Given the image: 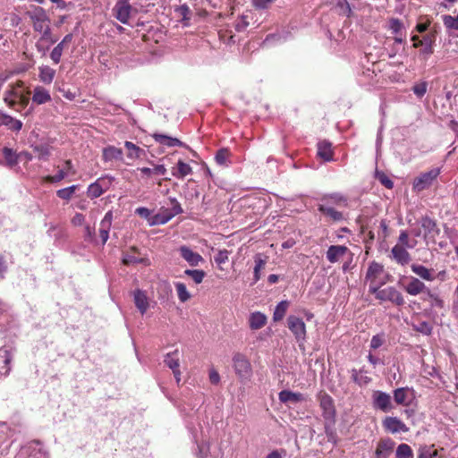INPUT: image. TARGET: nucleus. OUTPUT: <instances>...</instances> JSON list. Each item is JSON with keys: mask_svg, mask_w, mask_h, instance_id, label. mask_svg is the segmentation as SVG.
<instances>
[{"mask_svg": "<svg viewBox=\"0 0 458 458\" xmlns=\"http://www.w3.org/2000/svg\"><path fill=\"white\" fill-rule=\"evenodd\" d=\"M24 15L30 19L34 31L40 33L43 38H48L49 35H53L50 27L51 20L44 8L38 5H30Z\"/></svg>", "mask_w": 458, "mask_h": 458, "instance_id": "1", "label": "nucleus"}, {"mask_svg": "<svg viewBox=\"0 0 458 458\" xmlns=\"http://www.w3.org/2000/svg\"><path fill=\"white\" fill-rule=\"evenodd\" d=\"M369 287V293L375 295V298L380 302H391L395 306H403L404 304V298L402 293L394 286H386L385 288Z\"/></svg>", "mask_w": 458, "mask_h": 458, "instance_id": "2", "label": "nucleus"}, {"mask_svg": "<svg viewBox=\"0 0 458 458\" xmlns=\"http://www.w3.org/2000/svg\"><path fill=\"white\" fill-rule=\"evenodd\" d=\"M233 367L234 372L242 384H247L253 376L252 366L250 360L242 353L236 352L233 356Z\"/></svg>", "mask_w": 458, "mask_h": 458, "instance_id": "3", "label": "nucleus"}, {"mask_svg": "<svg viewBox=\"0 0 458 458\" xmlns=\"http://www.w3.org/2000/svg\"><path fill=\"white\" fill-rule=\"evenodd\" d=\"M113 181L114 178L108 175L97 179L96 182L89 185L87 190L88 197L91 199L100 197L110 189Z\"/></svg>", "mask_w": 458, "mask_h": 458, "instance_id": "4", "label": "nucleus"}, {"mask_svg": "<svg viewBox=\"0 0 458 458\" xmlns=\"http://www.w3.org/2000/svg\"><path fill=\"white\" fill-rule=\"evenodd\" d=\"M22 89H24V82L22 81H17L15 83L9 85L8 89L4 95V102L10 108L20 111L17 108V99L21 98Z\"/></svg>", "mask_w": 458, "mask_h": 458, "instance_id": "5", "label": "nucleus"}, {"mask_svg": "<svg viewBox=\"0 0 458 458\" xmlns=\"http://www.w3.org/2000/svg\"><path fill=\"white\" fill-rule=\"evenodd\" d=\"M371 400L375 410L388 412L394 408L391 395L386 392L380 390L373 391Z\"/></svg>", "mask_w": 458, "mask_h": 458, "instance_id": "6", "label": "nucleus"}, {"mask_svg": "<svg viewBox=\"0 0 458 458\" xmlns=\"http://www.w3.org/2000/svg\"><path fill=\"white\" fill-rule=\"evenodd\" d=\"M440 174L439 168H433L426 173L421 174L413 181V190L416 191H422L430 187Z\"/></svg>", "mask_w": 458, "mask_h": 458, "instance_id": "7", "label": "nucleus"}, {"mask_svg": "<svg viewBox=\"0 0 458 458\" xmlns=\"http://www.w3.org/2000/svg\"><path fill=\"white\" fill-rule=\"evenodd\" d=\"M420 225L422 228L423 238L428 242L429 241L435 242L436 237L439 234L440 230L437 227V222L428 216H423L420 220Z\"/></svg>", "mask_w": 458, "mask_h": 458, "instance_id": "8", "label": "nucleus"}, {"mask_svg": "<svg viewBox=\"0 0 458 458\" xmlns=\"http://www.w3.org/2000/svg\"><path fill=\"white\" fill-rule=\"evenodd\" d=\"M320 408L325 419L326 428H328L335 423V410L333 400L328 395H323L320 398Z\"/></svg>", "mask_w": 458, "mask_h": 458, "instance_id": "9", "label": "nucleus"}, {"mask_svg": "<svg viewBox=\"0 0 458 458\" xmlns=\"http://www.w3.org/2000/svg\"><path fill=\"white\" fill-rule=\"evenodd\" d=\"M326 257L329 262L335 263L344 258H349L352 260L353 254L344 245H331L326 253Z\"/></svg>", "mask_w": 458, "mask_h": 458, "instance_id": "10", "label": "nucleus"}, {"mask_svg": "<svg viewBox=\"0 0 458 458\" xmlns=\"http://www.w3.org/2000/svg\"><path fill=\"white\" fill-rule=\"evenodd\" d=\"M384 267L377 262H371L368 267L365 279L369 282V287H377L385 284V281H380L379 276L383 274Z\"/></svg>", "mask_w": 458, "mask_h": 458, "instance_id": "11", "label": "nucleus"}, {"mask_svg": "<svg viewBox=\"0 0 458 458\" xmlns=\"http://www.w3.org/2000/svg\"><path fill=\"white\" fill-rule=\"evenodd\" d=\"M404 290L408 294L411 296H416L420 293H426L428 297H433V293L430 292V290L417 277L411 276L408 283L404 286Z\"/></svg>", "mask_w": 458, "mask_h": 458, "instance_id": "12", "label": "nucleus"}, {"mask_svg": "<svg viewBox=\"0 0 458 458\" xmlns=\"http://www.w3.org/2000/svg\"><path fill=\"white\" fill-rule=\"evenodd\" d=\"M132 6L128 1L118 0L113 8L114 16L122 23L127 24L131 17Z\"/></svg>", "mask_w": 458, "mask_h": 458, "instance_id": "13", "label": "nucleus"}, {"mask_svg": "<svg viewBox=\"0 0 458 458\" xmlns=\"http://www.w3.org/2000/svg\"><path fill=\"white\" fill-rule=\"evenodd\" d=\"M317 157L325 163L335 161V151L330 141L323 140L317 144Z\"/></svg>", "mask_w": 458, "mask_h": 458, "instance_id": "14", "label": "nucleus"}, {"mask_svg": "<svg viewBox=\"0 0 458 458\" xmlns=\"http://www.w3.org/2000/svg\"><path fill=\"white\" fill-rule=\"evenodd\" d=\"M384 428L392 434L406 433L409 428L397 417H386L382 422Z\"/></svg>", "mask_w": 458, "mask_h": 458, "instance_id": "15", "label": "nucleus"}, {"mask_svg": "<svg viewBox=\"0 0 458 458\" xmlns=\"http://www.w3.org/2000/svg\"><path fill=\"white\" fill-rule=\"evenodd\" d=\"M181 257L191 267H197L199 263L204 262L203 257L193 251L190 247L182 245L179 248Z\"/></svg>", "mask_w": 458, "mask_h": 458, "instance_id": "16", "label": "nucleus"}, {"mask_svg": "<svg viewBox=\"0 0 458 458\" xmlns=\"http://www.w3.org/2000/svg\"><path fill=\"white\" fill-rule=\"evenodd\" d=\"M414 397V391L409 387H400L394 391V400L397 404L408 406Z\"/></svg>", "mask_w": 458, "mask_h": 458, "instance_id": "17", "label": "nucleus"}, {"mask_svg": "<svg viewBox=\"0 0 458 458\" xmlns=\"http://www.w3.org/2000/svg\"><path fill=\"white\" fill-rule=\"evenodd\" d=\"M289 329L295 335L297 339H301L305 335L304 322L294 316H290L287 319Z\"/></svg>", "mask_w": 458, "mask_h": 458, "instance_id": "18", "label": "nucleus"}, {"mask_svg": "<svg viewBox=\"0 0 458 458\" xmlns=\"http://www.w3.org/2000/svg\"><path fill=\"white\" fill-rule=\"evenodd\" d=\"M392 258L401 265H406L411 260L409 252L400 244H396L391 250Z\"/></svg>", "mask_w": 458, "mask_h": 458, "instance_id": "19", "label": "nucleus"}, {"mask_svg": "<svg viewBox=\"0 0 458 458\" xmlns=\"http://www.w3.org/2000/svg\"><path fill=\"white\" fill-rule=\"evenodd\" d=\"M319 211L325 216L328 221L339 222L344 219L343 213L335 210L333 207L327 204H319Z\"/></svg>", "mask_w": 458, "mask_h": 458, "instance_id": "20", "label": "nucleus"}, {"mask_svg": "<svg viewBox=\"0 0 458 458\" xmlns=\"http://www.w3.org/2000/svg\"><path fill=\"white\" fill-rule=\"evenodd\" d=\"M255 266L253 267L254 272V283L258 282L261 277V271L265 269L267 263L268 257L263 253H257L254 256Z\"/></svg>", "mask_w": 458, "mask_h": 458, "instance_id": "21", "label": "nucleus"}, {"mask_svg": "<svg viewBox=\"0 0 458 458\" xmlns=\"http://www.w3.org/2000/svg\"><path fill=\"white\" fill-rule=\"evenodd\" d=\"M394 446V442L390 438L382 439L378 442L376 455L377 458H387Z\"/></svg>", "mask_w": 458, "mask_h": 458, "instance_id": "22", "label": "nucleus"}, {"mask_svg": "<svg viewBox=\"0 0 458 458\" xmlns=\"http://www.w3.org/2000/svg\"><path fill=\"white\" fill-rule=\"evenodd\" d=\"M102 159L105 162H110L113 160H122L123 150L122 148H116L114 146H107L103 148Z\"/></svg>", "mask_w": 458, "mask_h": 458, "instance_id": "23", "label": "nucleus"}, {"mask_svg": "<svg viewBox=\"0 0 458 458\" xmlns=\"http://www.w3.org/2000/svg\"><path fill=\"white\" fill-rule=\"evenodd\" d=\"M112 212H107L100 222L99 235L103 243H106L109 237V230L112 225Z\"/></svg>", "mask_w": 458, "mask_h": 458, "instance_id": "24", "label": "nucleus"}, {"mask_svg": "<svg viewBox=\"0 0 458 458\" xmlns=\"http://www.w3.org/2000/svg\"><path fill=\"white\" fill-rule=\"evenodd\" d=\"M155 141L160 145L166 147H182L183 143L177 138H173L162 133H154L152 135Z\"/></svg>", "mask_w": 458, "mask_h": 458, "instance_id": "25", "label": "nucleus"}, {"mask_svg": "<svg viewBox=\"0 0 458 458\" xmlns=\"http://www.w3.org/2000/svg\"><path fill=\"white\" fill-rule=\"evenodd\" d=\"M12 354L8 350L0 349V375L8 376L11 371Z\"/></svg>", "mask_w": 458, "mask_h": 458, "instance_id": "26", "label": "nucleus"}, {"mask_svg": "<svg viewBox=\"0 0 458 458\" xmlns=\"http://www.w3.org/2000/svg\"><path fill=\"white\" fill-rule=\"evenodd\" d=\"M134 303L141 314H144L148 309V301L146 293L141 290H136L133 293Z\"/></svg>", "mask_w": 458, "mask_h": 458, "instance_id": "27", "label": "nucleus"}, {"mask_svg": "<svg viewBox=\"0 0 458 458\" xmlns=\"http://www.w3.org/2000/svg\"><path fill=\"white\" fill-rule=\"evenodd\" d=\"M57 41V38L54 35H49L48 38H43V36H40L38 40L36 42L35 47L38 53L41 54L42 56L47 55V52L49 50V47L52 44H55Z\"/></svg>", "mask_w": 458, "mask_h": 458, "instance_id": "28", "label": "nucleus"}, {"mask_svg": "<svg viewBox=\"0 0 458 458\" xmlns=\"http://www.w3.org/2000/svg\"><path fill=\"white\" fill-rule=\"evenodd\" d=\"M51 100V96L46 89L37 86L34 89L32 101L38 105L47 103Z\"/></svg>", "mask_w": 458, "mask_h": 458, "instance_id": "29", "label": "nucleus"}, {"mask_svg": "<svg viewBox=\"0 0 458 458\" xmlns=\"http://www.w3.org/2000/svg\"><path fill=\"white\" fill-rule=\"evenodd\" d=\"M411 271L416 274L418 276L422 278L426 281H433L435 280L434 272L432 269H428V267L418 265V264H412L411 266Z\"/></svg>", "mask_w": 458, "mask_h": 458, "instance_id": "30", "label": "nucleus"}, {"mask_svg": "<svg viewBox=\"0 0 458 458\" xmlns=\"http://www.w3.org/2000/svg\"><path fill=\"white\" fill-rule=\"evenodd\" d=\"M435 42V34L434 33H428L426 34L423 38L419 41V43H413L414 47H419L420 46H424V48L421 50V52L425 55H431L433 53V43Z\"/></svg>", "mask_w": 458, "mask_h": 458, "instance_id": "31", "label": "nucleus"}, {"mask_svg": "<svg viewBox=\"0 0 458 458\" xmlns=\"http://www.w3.org/2000/svg\"><path fill=\"white\" fill-rule=\"evenodd\" d=\"M279 400L284 403H297L304 400L300 393H293L288 390H283L279 393Z\"/></svg>", "mask_w": 458, "mask_h": 458, "instance_id": "32", "label": "nucleus"}, {"mask_svg": "<svg viewBox=\"0 0 458 458\" xmlns=\"http://www.w3.org/2000/svg\"><path fill=\"white\" fill-rule=\"evenodd\" d=\"M267 324V317L261 312H253L249 318V325L252 330L262 328Z\"/></svg>", "mask_w": 458, "mask_h": 458, "instance_id": "33", "label": "nucleus"}, {"mask_svg": "<svg viewBox=\"0 0 458 458\" xmlns=\"http://www.w3.org/2000/svg\"><path fill=\"white\" fill-rule=\"evenodd\" d=\"M137 253L138 249L136 247H131L128 251L123 253L122 259L123 263L126 266L142 263L144 259L137 257Z\"/></svg>", "mask_w": 458, "mask_h": 458, "instance_id": "34", "label": "nucleus"}, {"mask_svg": "<svg viewBox=\"0 0 458 458\" xmlns=\"http://www.w3.org/2000/svg\"><path fill=\"white\" fill-rule=\"evenodd\" d=\"M38 70V77L40 81L45 84H50L55 76V71L47 65L40 66Z\"/></svg>", "mask_w": 458, "mask_h": 458, "instance_id": "35", "label": "nucleus"}, {"mask_svg": "<svg viewBox=\"0 0 458 458\" xmlns=\"http://www.w3.org/2000/svg\"><path fill=\"white\" fill-rule=\"evenodd\" d=\"M191 173H192V168L191 167V165L189 164L183 162L182 160H179L177 162V169L176 170L174 169L172 171L173 176H174L178 179H182L185 176L191 174Z\"/></svg>", "mask_w": 458, "mask_h": 458, "instance_id": "36", "label": "nucleus"}, {"mask_svg": "<svg viewBox=\"0 0 458 458\" xmlns=\"http://www.w3.org/2000/svg\"><path fill=\"white\" fill-rule=\"evenodd\" d=\"M173 218V214L169 213V209L163 210L156 215H153L150 226L157 225H165Z\"/></svg>", "mask_w": 458, "mask_h": 458, "instance_id": "37", "label": "nucleus"}, {"mask_svg": "<svg viewBox=\"0 0 458 458\" xmlns=\"http://www.w3.org/2000/svg\"><path fill=\"white\" fill-rule=\"evenodd\" d=\"M124 147L127 149V157L130 159L140 158L144 154V150L131 141H125Z\"/></svg>", "mask_w": 458, "mask_h": 458, "instance_id": "38", "label": "nucleus"}, {"mask_svg": "<svg viewBox=\"0 0 458 458\" xmlns=\"http://www.w3.org/2000/svg\"><path fill=\"white\" fill-rule=\"evenodd\" d=\"M164 362L172 370L179 369V367H180L179 352L177 350H175L172 352L167 353L164 360Z\"/></svg>", "mask_w": 458, "mask_h": 458, "instance_id": "39", "label": "nucleus"}, {"mask_svg": "<svg viewBox=\"0 0 458 458\" xmlns=\"http://www.w3.org/2000/svg\"><path fill=\"white\" fill-rule=\"evenodd\" d=\"M288 307H289V302L287 301H280L277 304V306L276 307V310L274 311V315H273L274 321L282 320L284 318V317L285 316Z\"/></svg>", "mask_w": 458, "mask_h": 458, "instance_id": "40", "label": "nucleus"}, {"mask_svg": "<svg viewBox=\"0 0 458 458\" xmlns=\"http://www.w3.org/2000/svg\"><path fill=\"white\" fill-rule=\"evenodd\" d=\"M413 451L407 444H400L395 451V458H413Z\"/></svg>", "mask_w": 458, "mask_h": 458, "instance_id": "41", "label": "nucleus"}, {"mask_svg": "<svg viewBox=\"0 0 458 458\" xmlns=\"http://www.w3.org/2000/svg\"><path fill=\"white\" fill-rule=\"evenodd\" d=\"M438 451L432 446L423 445L419 449L417 458H437Z\"/></svg>", "mask_w": 458, "mask_h": 458, "instance_id": "42", "label": "nucleus"}, {"mask_svg": "<svg viewBox=\"0 0 458 458\" xmlns=\"http://www.w3.org/2000/svg\"><path fill=\"white\" fill-rule=\"evenodd\" d=\"M231 157V152L228 148H220L216 151L215 159L220 165H226L228 159Z\"/></svg>", "mask_w": 458, "mask_h": 458, "instance_id": "43", "label": "nucleus"}, {"mask_svg": "<svg viewBox=\"0 0 458 458\" xmlns=\"http://www.w3.org/2000/svg\"><path fill=\"white\" fill-rule=\"evenodd\" d=\"M78 187V185H72L67 188L60 189L56 191V195L62 199L70 200Z\"/></svg>", "mask_w": 458, "mask_h": 458, "instance_id": "44", "label": "nucleus"}, {"mask_svg": "<svg viewBox=\"0 0 458 458\" xmlns=\"http://www.w3.org/2000/svg\"><path fill=\"white\" fill-rule=\"evenodd\" d=\"M175 288H176L178 298L182 302H186L187 301L190 300L191 294L188 292L186 285L183 283H180V282L176 283Z\"/></svg>", "mask_w": 458, "mask_h": 458, "instance_id": "45", "label": "nucleus"}, {"mask_svg": "<svg viewBox=\"0 0 458 458\" xmlns=\"http://www.w3.org/2000/svg\"><path fill=\"white\" fill-rule=\"evenodd\" d=\"M184 274L191 276V278L197 284L202 283L204 277L206 276V273L203 270L199 269H186Z\"/></svg>", "mask_w": 458, "mask_h": 458, "instance_id": "46", "label": "nucleus"}, {"mask_svg": "<svg viewBox=\"0 0 458 458\" xmlns=\"http://www.w3.org/2000/svg\"><path fill=\"white\" fill-rule=\"evenodd\" d=\"M66 48L63 44L58 43L51 51L50 58L54 64H57L61 61L64 50Z\"/></svg>", "mask_w": 458, "mask_h": 458, "instance_id": "47", "label": "nucleus"}, {"mask_svg": "<svg viewBox=\"0 0 458 458\" xmlns=\"http://www.w3.org/2000/svg\"><path fill=\"white\" fill-rule=\"evenodd\" d=\"M4 125L7 126L13 131H19L22 128V123L20 120H17L8 114H6Z\"/></svg>", "mask_w": 458, "mask_h": 458, "instance_id": "48", "label": "nucleus"}, {"mask_svg": "<svg viewBox=\"0 0 458 458\" xmlns=\"http://www.w3.org/2000/svg\"><path fill=\"white\" fill-rule=\"evenodd\" d=\"M442 20L446 29L458 30V15L454 17L445 14L442 16Z\"/></svg>", "mask_w": 458, "mask_h": 458, "instance_id": "49", "label": "nucleus"}, {"mask_svg": "<svg viewBox=\"0 0 458 458\" xmlns=\"http://www.w3.org/2000/svg\"><path fill=\"white\" fill-rule=\"evenodd\" d=\"M412 327L415 331L420 332L425 335H429L432 332V327L427 321H420L417 324H413Z\"/></svg>", "mask_w": 458, "mask_h": 458, "instance_id": "50", "label": "nucleus"}, {"mask_svg": "<svg viewBox=\"0 0 458 458\" xmlns=\"http://www.w3.org/2000/svg\"><path fill=\"white\" fill-rule=\"evenodd\" d=\"M3 155L8 165L13 166L17 164V155L13 151L12 148L4 147L3 148Z\"/></svg>", "mask_w": 458, "mask_h": 458, "instance_id": "51", "label": "nucleus"}, {"mask_svg": "<svg viewBox=\"0 0 458 458\" xmlns=\"http://www.w3.org/2000/svg\"><path fill=\"white\" fill-rule=\"evenodd\" d=\"M398 244L402 245L403 247H406L409 249H412L417 244L416 241H413L412 242L409 240V235L406 231H402L400 233L399 238H398Z\"/></svg>", "mask_w": 458, "mask_h": 458, "instance_id": "52", "label": "nucleus"}, {"mask_svg": "<svg viewBox=\"0 0 458 458\" xmlns=\"http://www.w3.org/2000/svg\"><path fill=\"white\" fill-rule=\"evenodd\" d=\"M352 380L360 386H364L371 381V378L368 376L360 375L357 369L352 370Z\"/></svg>", "mask_w": 458, "mask_h": 458, "instance_id": "53", "label": "nucleus"}, {"mask_svg": "<svg viewBox=\"0 0 458 458\" xmlns=\"http://www.w3.org/2000/svg\"><path fill=\"white\" fill-rule=\"evenodd\" d=\"M275 2L276 0H251V5L255 10H267L270 8Z\"/></svg>", "mask_w": 458, "mask_h": 458, "instance_id": "54", "label": "nucleus"}, {"mask_svg": "<svg viewBox=\"0 0 458 458\" xmlns=\"http://www.w3.org/2000/svg\"><path fill=\"white\" fill-rule=\"evenodd\" d=\"M68 175L64 169H60L55 175H47L44 177V181L49 183L59 182Z\"/></svg>", "mask_w": 458, "mask_h": 458, "instance_id": "55", "label": "nucleus"}, {"mask_svg": "<svg viewBox=\"0 0 458 458\" xmlns=\"http://www.w3.org/2000/svg\"><path fill=\"white\" fill-rule=\"evenodd\" d=\"M135 214H137L141 218H144L148 221L150 225V222L152 221L153 215L150 209L145 207H140L135 209Z\"/></svg>", "mask_w": 458, "mask_h": 458, "instance_id": "56", "label": "nucleus"}, {"mask_svg": "<svg viewBox=\"0 0 458 458\" xmlns=\"http://www.w3.org/2000/svg\"><path fill=\"white\" fill-rule=\"evenodd\" d=\"M34 151L38 154L40 159H47V157L50 156V149L48 146H36L34 148Z\"/></svg>", "mask_w": 458, "mask_h": 458, "instance_id": "57", "label": "nucleus"}, {"mask_svg": "<svg viewBox=\"0 0 458 458\" xmlns=\"http://www.w3.org/2000/svg\"><path fill=\"white\" fill-rule=\"evenodd\" d=\"M322 200L326 201L325 204L330 205L331 203L337 204L342 201H345V199L338 193H334V194H331L329 196L323 198Z\"/></svg>", "mask_w": 458, "mask_h": 458, "instance_id": "58", "label": "nucleus"}, {"mask_svg": "<svg viewBox=\"0 0 458 458\" xmlns=\"http://www.w3.org/2000/svg\"><path fill=\"white\" fill-rule=\"evenodd\" d=\"M175 12L183 20H190V18H191V12L187 4H182L178 7H176Z\"/></svg>", "mask_w": 458, "mask_h": 458, "instance_id": "59", "label": "nucleus"}, {"mask_svg": "<svg viewBox=\"0 0 458 458\" xmlns=\"http://www.w3.org/2000/svg\"><path fill=\"white\" fill-rule=\"evenodd\" d=\"M30 92H24V89H22L21 98L17 99V108L20 109V111L23 108H25L30 101Z\"/></svg>", "mask_w": 458, "mask_h": 458, "instance_id": "60", "label": "nucleus"}, {"mask_svg": "<svg viewBox=\"0 0 458 458\" xmlns=\"http://www.w3.org/2000/svg\"><path fill=\"white\" fill-rule=\"evenodd\" d=\"M427 88H428L427 82L422 81L419 84L414 85L412 88V90H413V93L417 97L422 98L425 95V93L427 92Z\"/></svg>", "mask_w": 458, "mask_h": 458, "instance_id": "61", "label": "nucleus"}, {"mask_svg": "<svg viewBox=\"0 0 458 458\" xmlns=\"http://www.w3.org/2000/svg\"><path fill=\"white\" fill-rule=\"evenodd\" d=\"M389 29L397 35L403 29V22L399 19L392 18L389 21Z\"/></svg>", "mask_w": 458, "mask_h": 458, "instance_id": "62", "label": "nucleus"}, {"mask_svg": "<svg viewBox=\"0 0 458 458\" xmlns=\"http://www.w3.org/2000/svg\"><path fill=\"white\" fill-rule=\"evenodd\" d=\"M377 178L386 188H387V189H392L393 188L394 182L384 173H377Z\"/></svg>", "mask_w": 458, "mask_h": 458, "instance_id": "63", "label": "nucleus"}, {"mask_svg": "<svg viewBox=\"0 0 458 458\" xmlns=\"http://www.w3.org/2000/svg\"><path fill=\"white\" fill-rule=\"evenodd\" d=\"M228 250H219L218 253L215 256V261L216 264L221 265L225 264L228 260Z\"/></svg>", "mask_w": 458, "mask_h": 458, "instance_id": "64", "label": "nucleus"}]
</instances>
